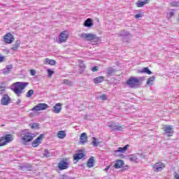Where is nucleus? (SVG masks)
Wrapping results in <instances>:
<instances>
[{"mask_svg":"<svg viewBox=\"0 0 179 179\" xmlns=\"http://www.w3.org/2000/svg\"><path fill=\"white\" fill-rule=\"evenodd\" d=\"M21 101H22L20 99H17V101H16V104L18 106V104H20Z\"/></svg>","mask_w":179,"mask_h":179,"instance_id":"603ef678","label":"nucleus"},{"mask_svg":"<svg viewBox=\"0 0 179 179\" xmlns=\"http://www.w3.org/2000/svg\"><path fill=\"white\" fill-rule=\"evenodd\" d=\"M4 139V144L8 145V143H10L13 141V136L12 134H6L3 136Z\"/></svg>","mask_w":179,"mask_h":179,"instance_id":"2eb2a0df","label":"nucleus"},{"mask_svg":"<svg viewBox=\"0 0 179 179\" xmlns=\"http://www.w3.org/2000/svg\"><path fill=\"white\" fill-rule=\"evenodd\" d=\"M49 107L47 103H38L32 108V111H43Z\"/></svg>","mask_w":179,"mask_h":179,"instance_id":"0eeeda50","label":"nucleus"},{"mask_svg":"<svg viewBox=\"0 0 179 179\" xmlns=\"http://www.w3.org/2000/svg\"><path fill=\"white\" fill-rule=\"evenodd\" d=\"M5 61V57L0 55V62H3Z\"/></svg>","mask_w":179,"mask_h":179,"instance_id":"49530a36","label":"nucleus"},{"mask_svg":"<svg viewBox=\"0 0 179 179\" xmlns=\"http://www.w3.org/2000/svg\"><path fill=\"white\" fill-rule=\"evenodd\" d=\"M99 98L101 99V100H107V96H106V94L100 96Z\"/></svg>","mask_w":179,"mask_h":179,"instance_id":"79ce46f5","label":"nucleus"},{"mask_svg":"<svg viewBox=\"0 0 179 179\" xmlns=\"http://www.w3.org/2000/svg\"><path fill=\"white\" fill-rule=\"evenodd\" d=\"M164 134L166 136H173V134H174V129L171 126L165 125L164 127Z\"/></svg>","mask_w":179,"mask_h":179,"instance_id":"6e6552de","label":"nucleus"},{"mask_svg":"<svg viewBox=\"0 0 179 179\" xmlns=\"http://www.w3.org/2000/svg\"><path fill=\"white\" fill-rule=\"evenodd\" d=\"M84 26L85 27H92V26H93V20H92V18H87L84 22Z\"/></svg>","mask_w":179,"mask_h":179,"instance_id":"412c9836","label":"nucleus"},{"mask_svg":"<svg viewBox=\"0 0 179 179\" xmlns=\"http://www.w3.org/2000/svg\"><path fill=\"white\" fill-rule=\"evenodd\" d=\"M166 167V164L163 162H157L152 166L153 171L159 173L163 171V169Z\"/></svg>","mask_w":179,"mask_h":179,"instance_id":"39448f33","label":"nucleus"},{"mask_svg":"<svg viewBox=\"0 0 179 179\" xmlns=\"http://www.w3.org/2000/svg\"><path fill=\"white\" fill-rule=\"evenodd\" d=\"M33 94H34V90H30L27 92L26 97L30 98Z\"/></svg>","mask_w":179,"mask_h":179,"instance_id":"f704fd0d","label":"nucleus"},{"mask_svg":"<svg viewBox=\"0 0 179 179\" xmlns=\"http://www.w3.org/2000/svg\"><path fill=\"white\" fill-rule=\"evenodd\" d=\"M128 148H129V145L128 144L123 148L120 147L117 148V150L114 151V153H125V152H127L128 150Z\"/></svg>","mask_w":179,"mask_h":179,"instance_id":"dca6fc26","label":"nucleus"},{"mask_svg":"<svg viewBox=\"0 0 179 179\" xmlns=\"http://www.w3.org/2000/svg\"><path fill=\"white\" fill-rule=\"evenodd\" d=\"M80 37L85 40H87V41H94V43H97L100 40L97 36L90 33H83L80 35Z\"/></svg>","mask_w":179,"mask_h":179,"instance_id":"7ed1b4c3","label":"nucleus"},{"mask_svg":"<svg viewBox=\"0 0 179 179\" xmlns=\"http://www.w3.org/2000/svg\"><path fill=\"white\" fill-rule=\"evenodd\" d=\"M127 169H128V165L124 166V170H127Z\"/></svg>","mask_w":179,"mask_h":179,"instance_id":"4d7b16f0","label":"nucleus"},{"mask_svg":"<svg viewBox=\"0 0 179 179\" xmlns=\"http://www.w3.org/2000/svg\"><path fill=\"white\" fill-rule=\"evenodd\" d=\"M135 17H136V19H139V17H142V15L141 14H136V15H135Z\"/></svg>","mask_w":179,"mask_h":179,"instance_id":"09e8293b","label":"nucleus"},{"mask_svg":"<svg viewBox=\"0 0 179 179\" xmlns=\"http://www.w3.org/2000/svg\"><path fill=\"white\" fill-rule=\"evenodd\" d=\"M129 159L130 160V162H135V163H136V160H138V157L135 155H129Z\"/></svg>","mask_w":179,"mask_h":179,"instance_id":"473e14b6","label":"nucleus"},{"mask_svg":"<svg viewBox=\"0 0 179 179\" xmlns=\"http://www.w3.org/2000/svg\"><path fill=\"white\" fill-rule=\"evenodd\" d=\"M156 79V77L155 76H152L151 78H148V80H147V85H152V82H155Z\"/></svg>","mask_w":179,"mask_h":179,"instance_id":"72a5a7b5","label":"nucleus"},{"mask_svg":"<svg viewBox=\"0 0 179 179\" xmlns=\"http://www.w3.org/2000/svg\"><path fill=\"white\" fill-rule=\"evenodd\" d=\"M171 6H179V3L174 1L171 3Z\"/></svg>","mask_w":179,"mask_h":179,"instance_id":"c03bdc74","label":"nucleus"},{"mask_svg":"<svg viewBox=\"0 0 179 179\" xmlns=\"http://www.w3.org/2000/svg\"><path fill=\"white\" fill-rule=\"evenodd\" d=\"M10 103V97L8 94H3L1 99V106H8Z\"/></svg>","mask_w":179,"mask_h":179,"instance_id":"9d476101","label":"nucleus"},{"mask_svg":"<svg viewBox=\"0 0 179 179\" xmlns=\"http://www.w3.org/2000/svg\"><path fill=\"white\" fill-rule=\"evenodd\" d=\"M84 157H85V154L83 152L76 153L73 156L74 160H77L76 162L75 163H78V160H80V159H83Z\"/></svg>","mask_w":179,"mask_h":179,"instance_id":"4be33fe9","label":"nucleus"},{"mask_svg":"<svg viewBox=\"0 0 179 179\" xmlns=\"http://www.w3.org/2000/svg\"><path fill=\"white\" fill-rule=\"evenodd\" d=\"M48 73L49 78H51L52 75H54V71H52L51 69H48Z\"/></svg>","mask_w":179,"mask_h":179,"instance_id":"ea45409f","label":"nucleus"},{"mask_svg":"<svg viewBox=\"0 0 179 179\" xmlns=\"http://www.w3.org/2000/svg\"><path fill=\"white\" fill-rule=\"evenodd\" d=\"M44 138V134H41L35 141L32 142L33 148H37L41 143V139Z\"/></svg>","mask_w":179,"mask_h":179,"instance_id":"ddd939ff","label":"nucleus"},{"mask_svg":"<svg viewBox=\"0 0 179 179\" xmlns=\"http://www.w3.org/2000/svg\"><path fill=\"white\" fill-rule=\"evenodd\" d=\"M64 83H65V85H71V83H72V82H71L68 80H64Z\"/></svg>","mask_w":179,"mask_h":179,"instance_id":"a18cd8bd","label":"nucleus"},{"mask_svg":"<svg viewBox=\"0 0 179 179\" xmlns=\"http://www.w3.org/2000/svg\"><path fill=\"white\" fill-rule=\"evenodd\" d=\"M109 169H110V166H106L104 169V171H108Z\"/></svg>","mask_w":179,"mask_h":179,"instance_id":"864d4df0","label":"nucleus"},{"mask_svg":"<svg viewBox=\"0 0 179 179\" xmlns=\"http://www.w3.org/2000/svg\"><path fill=\"white\" fill-rule=\"evenodd\" d=\"M27 86H29V83L17 82L11 85V90L19 97L20 94L23 93V90H24Z\"/></svg>","mask_w":179,"mask_h":179,"instance_id":"f257e3e1","label":"nucleus"},{"mask_svg":"<svg viewBox=\"0 0 179 179\" xmlns=\"http://www.w3.org/2000/svg\"><path fill=\"white\" fill-rule=\"evenodd\" d=\"M58 167L60 170H66L69 167V164L65 160H61L58 164Z\"/></svg>","mask_w":179,"mask_h":179,"instance_id":"f8f14e48","label":"nucleus"},{"mask_svg":"<svg viewBox=\"0 0 179 179\" xmlns=\"http://www.w3.org/2000/svg\"><path fill=\"white\" fill-rule=\"evenodd\" d=\"M169 16H170V17H173V16H174V12L171 11V12L169 13Z\"/></svg>","mask_w":179,"mask_h":179,"instance_id":"3c124183","label":"nucleus"},{"mask_svg":"<svg viewBox=\"0 0 179 179\" xmlns=\"http://www.w3.org/2000/svg\"><path fill=\"white\" fill-rule=\"evenodd\" d=\"M104 80V77L103 76H99L96 78H94V83L97 84V83H101Z\"/></svg>","mask_w":179,"mask_h":179,"instance_id":"c85d7f7f","label":"nucleus"},{"mask_svg":"<svg viewBox=\"0 0 179 179\" xmlns=\"http://www.w3.org/2000/svg\"><path fill=\"white\" fill-rule=\"evenodd\" d=\"M43 156L44 157H50L51 154H50V151H48V149H45Z\"/></svg>","mask_w":179,"mask_h":179,"instance_id":"e433bc0d","label":"nucleus"},{"mask_svg":"<svg viewBox=\"0 0 179 179\" xmlns=\"http://www.w3.org/2000/svg\"><path fill=\"white\" fill-rule=\"evenodd\" d=\"M139 83H141V81L139 80V78L136 77H131L126 83L127 86H129V87H131V89H135V87H138V86H139Z\"/></svg>","mask_w":179,"mask_h":179,"instance_id":"20e7f679","label":"nucleus"},{"mask_svg":"<svg viewBox=\"0 0 179 179\" xmlns=\"http://www.w3.org/2000/svg\"><path fill=\"white\" fill-rule=\"evenodd\" d=\"M20 136L23 145H27V142H31L33 141V134L27 132V130L21 131Z\"/></svg>","mask_w":179,"mask_h":179,"instance_id":"f03ea898","label":"nucleus"},{"mask_svg":"<svg viewBox=\"0 0 179 179\" xmlns=\"http://www.w3.org/2000/svg\"><path fill=\"white\" fill-rule=\"evenodd\" d=\"M138 80H145V77H141Z\"/></svg>","mask_w":179,"mask_h":179,"instance_id":"6e6d98bb","label":"nucleus"},{"mask_svg":"<svg viewBox=\"0 0 179 179\" xmlns=\"http://www.w3.org/2000/svg\"><path fill=\"white\" fill-rule=\"evenodd\" d=\"M120 37H122V38H125L126 37H130L131 33L126 31L125 30H122L120 33Z\"/></svg>","mask_w":179,"mask_h":179,"instance_id":"b1692460","label":"nucleus"},{"mask_svg":"<svg viewBox=\"0 0 179 179\" xmlns=\"http://www.w3.org/2000/svg\"><path fill=\"white\" fill-rule=\"evenodd\" d=\"M138 73H147V75H152L153 73L149 70V67H144L141 70H138Z\"/></svg>","mask_w":179,"mask_h":179,"instance_id":"6ab92c4d","label":"nucleus"},{"mask_svg":"<svg viewBox=\"0 0 179 179\" xmlns=\"http://www.w3.org/2000/svg\"><path fill=\"white\" fill-rule=\"evenodd\" d=\"M124 164H125L124 160L119 159L116 161V163L114 164V167L115 169H122V167H124Z\"/></svg>","mask_w":179,"mask_h":179,"instance_id":"f3484780","label":"nucleus"},{"mask_svg":"<svg viewBox=\"0 0 179 179\" xmlns=\"http://www.w3.org/2000/svg\"><path fill=\"white\" fill-rule=\"evenodd\" d=\"M86 142H87V134H86V133H83L80 138V143H81V145H85Z\"/></svg>","mask_w":179,"mask_h":179,"instance_id":"a211bd4d","label":"nucleus"},{"mask_svg":"<svg viewBox=\"0 0 179 179\" xmlns=\"http://www.w3.org/2000/svg\"><path fill=\"white\" fill-rule=\"evenodd\" d=\"M174 177H175V179H179V175L178 173H177V172L174 173Z\"/></svg>","mask_w":179,"mask_h":179,"instance_id":"de8ad7c7","label":"nucleus"},{"mask_svg":"<svg viewBox=\"0 0 179 179\" xmlns=\"http://www.w3.org/2000/svg\"><path fill=\"white\" fill-rule=\"evenodd\" d=\"M31 75L32 76H34V75H36V71L35 70H31Z\"/></svg>","mask_w":179,"mask_h":179,"instance_id":"8fccbe9b","label":"nucleus"},{"mask_svg":"<svg viewBox=\"0 0 179 179\" xmlns=\"http://www.w3.org/2000/svg\"><path fill=\"white\" fill-rule=\"evenodd\" d=\"M68 32L67 31H62L60 35L59 36V40L57 41V43L59 44H62V43H66V41L68 40Z\"/></svg>","mask_w":179,"mask_h":179,"instance_id":"423d86ee","label":"nucleus"},{"mask_svg":"<svg viewBox=\"0 0 179 179\" xmlns=\"http://www.w3.org/2000/svg\"><path fill=\"white\" fill-rule=\"evenodd\" d=\"M62 110V104L61 103H58L53 106V109L52 110V113H55V114H59Z\"/></svg>","mask_w":179,"mask_h":179,"instance_id":"9b49d317","label":"nucleus"},{"mask_svg":"<svg viewBox=\"0 0 179 179\" xmlns=\"http://www.w3.org/2000/svg\"><path fill=\"white\" fill-rule=\"evenodd\" d=\"M58 138L59 139H64L65 136H66V134L65 133V131H59L57 134Z\"/></svg>","mask_w":179,"mask_h":179,"instance_id":"c756f323","label":"nucleus"},{"mask_svg":"<svg viewBox=\"0 0 179 179\" xmlns=\"http://www.w3.org/2000/svg\"><path fill=\"white\" fill-rule=\"evenodd\" d=\"M31 165L30 164L18 166V169H20V170H22V171H24V170H29V169H31Z\"/></svg>","mask_w":179,"mask_h":179,"instance_id":"7c9ffc66","label":"nucleus"},{"mask_svg":"<svg viewBox=\"0 0 179 179\" xmlns=\"http://www.w3.org/2000/svg\"><path fill=\"white\" fill-rule=\"evenodd\" d=\"M79 66L80 69H82V71H85V69H86V65H85V64L83 63V61L80 62Z\"/></svg>","mask_w":179,"mask_h":179,"instance_id":"4c0bfd02","label":"nucleus"},{"mask_svg":"<svg viewBox=\"0 0 179 179\" xmlns=\"http://www.w3.org/2000/svg\"><path fill=\"white\" fill-rule=\"evenodd\" d=\"M92 72H97L99 71V67L98 66H94L92 68Z\"/></svg>","mask_w":179,"mask_h":179,"instance_id":"37998d69","label":"nucleus"},{"mask_svg":"<svg viewBox=\"0 0 179 179\" xmlns=\"http://www.w3.org/2000/svg\"><path fill=\"white\" fill-rule=\"evenodd\" d=\"M5 90V88L3 87H0V92H3Z\"/></svg>","mask_w":179,"mask_h":179,"instance_id":"5fc2aeb1","label":"nucleus"},{"mask_svg":"<svg viewBox=\"0 0 179 179\" xmlns=\"http://www.w3.org/2000/svg\"><path fill=\"white\" fill-rule=\"evenodd\" d=\"M4 143H5V139L3 138V136H2L0 138V147L5 146V145L6 144H4Z\"/></svg>","mask_w":179,"mask_h":179,"instance_id":"58836bf2","label":"nucleus"},{"mask_svg":"<svg viewBox=\"0 0 179 179\" xmlns=\"http://www.w3.org/2000/svg\"><path fill=\"white\" fill-rule=\"evenodd\" d=\"M93 141L91 143V144H92L94 148H97V146H99V145L100 144V142L97 141V138H96L95 137L92 138Z\"/></svg>","mask_w":179,"mask_h":179,"instance_id":"2f4dec72","label":"nucleus"},{"mask_svg":"<svg viewBox=\"0 0 179 179\" xmlns=\"http://www.w3.org/2000/svg\"><path fill=\"white\" fill-rule=\"evenodd\" d=\"M20 44H22V41L20 40L15 41V43L11 49L14 51H17V49L20 47Z\"/></svg>","mask_w":179,"mask_h":179,"instance_id":"5701e85b","label":"nucleus"},{"mask_svg":"<svg viewBox=\"0 0 179 179\" xmlns=\"http://www.w3.org/2000/svg\"><path fill=\"white\" fill-rule=\"evenodd\" d=\"M87 166L89 167V169H92V167H94V157H91L87 162Z\"/></svg>","mask_w":179,"mask_h":179,"instance_id":"aec40b11","label":"nucleus"},{"mask_svg":"<svg viewBox=\"0 0 179 179\" xmlns=\"http://www.w3.org/2000/svg\"><path fill=\"white\" fill-rule=\"evenodd\" d=\"M115 69L113 67H109L107 69L106 74L108 75V76H113V74L115 73Z\"/></svg>","mask_w":179,"mask_h":179,"instance_id":"a878e982","label":"nucleus"},{"mask_svg":"<svg viewBox=\"0 0 179 179\" xmlns=\"http://www.w3.org/2000/svg\"><path fill=\"white\" fill-rule=\"evenodd\" d=\"M123 43H129V36L123 38Z\"/></svg>","mask_w":179,"mask_h":179,"instance_id":"a19ab883","label":"nucleus"},{"mask_svg":"<svg viewBox=\"0 0 179 179\" xmlns=\"http://www.w3.org/2000/svg\"><path fill=\"white\" fill-rule=\"evenodd\" d=\"M45 64L46 65H55L56 62L54 59H50L48 58L45 59Z\"/></svg>","mask_w":179,"mask_h":179,"instance_id":"cd10ccee","label":"nucleus"},{"mask_svg":"<svg viewBox=\"0 0 179 179\" xmlns=\"http://www.w3.org/2000/svg\"><path fill=\"white\" fill-rule=\"evenodd\" d=\"M15 41V38L12 34H7L4 36V42L6 44H12Z\"/></svg>","mask_w":179,"mask_h":179,"instance_id":"1a4fd4ad","label":"nucleus"},{"mask_svg":"<svg viewBox=\"0 0 179 179\" xmlns=\"http://www.w3.org/2000/svg\"><path fill=\"white\" fill-rule=\"evenodd\" d=\"M29 125L31 129H38V123H31Z\"/></svg>","mask_w":179,"mask_h":179,"instance_id":"c9c22d12","label":"nucleus"},{"mask_svg":"<svg viewBox=\"0 0 179 179\" xmlns=\"http://www.w3.org/2000/svg\"><path fill=\"white\" fill-rule=\"evenodd\" d=\"M108 127L113 129V131H122V127L117 125L115 123H110L108 124Z\"/></svg>","mask_w":179,"mask_h":179,"instance_id":"4468645a","label":"nucleus"},{"mask_svg":"<svg viewBox=\"0 0 179 179\" xmlns=\"http://www.w3.org/2000/svg\"><path fill=\"white\" fill-rule=\"evenodd\" d=\"M10 71H12V65H7L6 67L3 69V73L8 75V73H10Z\"/></svg>","mask_w":179,"mask_h":179,"instance_id":"393cba45","label":"nucleus"},{"mask_svg":"<svg viewBox=\"0 0 179 179\" xmlns=\"http://www.w3.org/2000/svg\"><path fill=\"white\" fill-rule=\"evenodd\" d=\"M148 2H149V0H145L144 1H138L136 3V5H137L138 8H143V6H145V5H146V3H148Z\"/></svg>","mask_w":179,"mask_h":179,"instance_id":"bb28decb","label":"nucleus"}]
</instances>
